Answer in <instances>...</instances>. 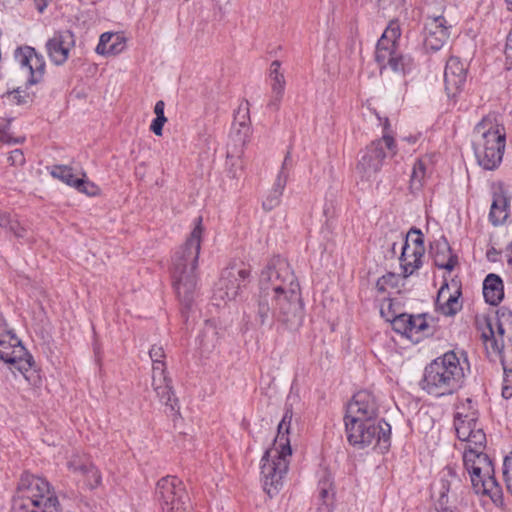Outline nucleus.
Returning <instances> with one entry per match:
<instances>
[{
    "label": "nucleus",
    "instance_id": "50",
    "mask_svg": "<svg viewBox=\"0 0 512 512\" xmlns=\"http://www.w3.org/2000/svg\"><path fill=\"white\" fill-rule=\"evenodd\" d=\"M504 52H505L507 60H510V62L512 63V29L510 30L509 34L507 35Z\"/></svg>",
    "mask_w": 512,
    "mask_h": 512
},
{
    "label": "nucleus",
    "instance_id": "56",
    "mask_svg": "<svg viewBox=\"0 0 512 512\" xmlns=\"http://www.w3.org/2000/svg\"><path fill=\"white\" fill-rule=\"evenodd\" d=\"M0 142L11 143V137L6 133L5 130L0 129Z\"/></svg>",
    "mask_w": 512,
    "mask_h": 512
},
{
    "label": "nucleus",
    "instance_id": "16",
    "mask_svg": "<svg viewBox=\"0 0 512 512\" xmlns=\"http://www.w3.org/2000/svg\"><path fill=\"white\" fill-rule=\"evenodd\" d=\"M454 428L457 438L467 442V445L473 444L478 448L486 445V434L479 422V413L455 414Z\"/></svg>",
    "mask_w": 512,
    "mask_h": 512
},
{
    "label": "nucleus",
    "instance_id": "1",
    "mask_svg": "<svg viewBox=\"0 0 512 512\" xmlns=\"http://www.w3.org/2000/svg\"><path fill=\"white\" fill-rule=\"evenodd\" d=\"M256 317L265 325L273 317L287 330H297L303 320V303L299 282L289 264L274 256L262 270Z\"/></svg>",
    "mask_w": 512,
    "mask_h": 512
},
{
    "label": "nucleus",
    "instance_id": "3",
    "mask_svg": "<svg viewBox=\"0 0 512 512\" xmlns=\"http://www.w3.org/2000/svg\"><path fill=\"white\" fill-rule=\"evenodd\" d=\"M293 412L286 408L278 424L277 435L273 446L266 450L261 459V480L264 491L273 497L281 488L283 477L289 466V457L292 454L288 434L291 428Z\"/></svg>",
    "mask_w": 512,
    "mask_h": 512
},
{
    "label": "nucleus",
    "instance_id": "27",
    "mask_svg": "<svg viewBox=\"0 0 512 512\" xmlns=\"http://www.w3.org/2000/svg\"><path fill=\"white\" fill-rule=\"evenodd\" d=\"M483 296L490 305H498L504 297L503 281L500 276L490 273L483 282Z\"/></svg>",
    "mask_w": 512,
    "mask_h": 512
},
{
    "label": "nucleus",
    "instance_id": "39",
    "mask_svg": "<svg viewBox=\"0 0 512 512\" xmlns=\"http://www.w3.org/2000/svg\"><path fill=\"white\" fill-rule=\"evenodd\" d=\"M284 189L279 188L276 185L273 184V187L266 197V199L263 201V208L267 211L272 210L276 206L279 205L281 196L283 194Z\"/></svg>",
    "mask_w": 512,
    "mask_h": 512
},
{
    "label": "nucleus",
    "instance_id": "33",
    "mask_svg": "<svg viewBox=\"0 0 512 512\" xmlns=\"http://www.w3.org/2000/svg\"><path fill=\"white\" fill-rule=\"evenodd\" d=\"M426 176V166L423 160L418 159L413 165V169L410 176V190L412 192L419 191L423 184Z\"/></svg>",
    "mask_w": 512,
    "mask_h": 512
},
{
    "label": "nucleus",
    "instance_id": "22",
    "mask_svg": "<svg viewBox=\"0 0 512 512\" xmlns=\"http://www.w3.org/2000/svg\"><path fill=\"white\" fill-rule=\"evenodd\" d=\"M467 69L457 57H450L444 70L445 90L449 97L456 96L466 82Z\"/></svg>",
    "mask_w": 512,
    "mask_h": 512
},
{
    "label": "nucleus",
    "instance_id": "46",
    "mask_svg": "<svg viewBox=\"0 0 512 512\" xmlns=\"http://www.w3.org/2000/svg\"><path fill=\"white\" fill-rule=\"evenodd\" d=\"M167 122V118L166 117H156L152 123H151V126H150V129L151 131L157 135V136H161L162 135V132H163V126L164 124Z\"/></svg>",
    "mask_w": 512,
    "mask_h": 512
},
{
    "label": "nucleus",
    "instance_id": "47",
    "mask_svg": "<svg viewBox=\"0 0 512 512\" xmlns=\"http://www.w3.org/2000/svg\"><path fill=\"white\" fill-rule=\"evenodd\" d=\"M149 355L153 363L163 362V358L165 357L163 348L157 345L151 347Z\"/></svg>",
    "mask_w": 512,
    "mask_h": 512
},
{
    "label": "nucleus",
    "instance_id": "51",
    "mask_svg": "<svg viewBox=\"0 0 512 512\" xmlns=\"http://www.w3.org/2000/svg\"><path fill=\"white\" fill-rule=\"evenodd\" d=\"M172 382V380L169 377H152V387L153 390H156V388L160 386L167 385L168 383Z\"/></svg>",
    "mask_w": 512,
    "mask_h": 512
},
{
    "label": "nucleus",
    "instance_id": "20",
    "mask_svg": "<svg viewBox=\"0 0 512 512\" xmlns=\"http://www.w3.org/2000/svg\"><path fill=\"white\" fill-rule=\"evenodd\" d=\"M74 45V34L71 31H58L46 42V51L51 62L62 65L69 58L70 50Z\"/></svg>",
    "mask_w": 512,
    "mask_h": 512
},
{
    "label": "nucleus",
    "instance_id": "13",
    "mask_svg": "<svg viewBox=\"0 0 512 512\" xmlns=\"http://www.w3.org/2000/svg\"><path fill=\"white\" fill-rule=\"evenodd\" d=\"M250 275V268L244 264H235L224 269L213 292L215 305L220 306L236 299L249 283Z\"/></svg>",
    "mask_w": 512,
    "mask_h": 512
},
{
    "label": "nucleus",
    "instance_id": "23",
    "mask_svg": "<svg viewBox=\"0 0 512 512\" xmlns=\"http://www.w3.org/2000/svg\"><path fill=\"white\" fill-rule=\"evenodd\" d=\"M18 57L21 66L27 68L30 73L27 84L35 85L40 83L45 74L46 63L44 57L29 46L20 49Z\"/></svg>",
    "mask_w": 512,
    "mask_h": 512
},
{
    "label": "nucleus",
    "instance_id": "8",
    "mask_svg": "<svg viewBox=\"0 0 512 512\" xmlns=\"http://www.w3.org/2000/svg\"><path fill=\"white\" fill-rule=\"evenodd\" d=\"M466 473L462 467L447 465L439 473V482L434 486L437 497V512H455L469 493L466 485Z\"/></svg>",
    "mask_w": 512,
    "mask_h": 512
},
{
    "label": "nucleus",
    "instance_id": "25",
    "mask_svg": "<svg viewBox=\"0 0 512 512\" xmlns=\"http://www.w3.org/2000/svg\"><path fill=\"white\" fill-rule=\"evenodd\" d=\"M460 290H456L454 294L450 293L448 285L442 286L438 291L436 306L438 310L445 316H453L462 308L459 298Z\"/></svg>",
    "mask_w": 512,
    "mask_h": 512
},
{
    "label": "nucleus",
    "instance_id": "19",
    "mask_svg": "<svg viewBox=\"0 0 512 512\" xmlns=\"http://www.w3.org/2000/svg\"><path fill=\"white\" fill-rule=\"evenodd\" d=\"M13 341L14 343L0 340V360L14 365L27 379L26 373L34 364L33 357L18 339L13 338Z\"/></svg>",
    "mask_w": 512,
    "mask_h": 512
},
{
    "label": "nucleus",
    "instance_id": "42",
    "mask_svg": "<svg viewBox=\"0 0 512 512\" xmlns=\"http://www.w3.org/2000/svg\"><path fill=\"white\" fill-rule=\"evenodd\" d=\"M503 477L506 485L512 482V452L504 458Z\"/></svg>",
    "mask_w": 512,
    "mask_h": 512
},
{
    "label": "nucleus",
    "instance_id": "48",
    "mask_svg": "<svg viewBox=\"0 0 512 512\" xmlns=\"http://www.w3.org/2000/svg\"><path fill=\"white\" fill-rule=\"evenodd\" d=\"M152 377H168L164 362L153 363Z\"/></svg>",
    "mask_w": 512,
    "mask_h": 512
},
{
    "label": "nucleus",
    "instance_id": "35",
    "mask_svg": "<svg viewBox=\"0 0 512 512\" xmlns=\"http://www.w3.org/2000/svg\"><path fill=\"white\" fill-rule=\"evenodd\" d=\"M293 167V161L290 152H288L283 160V163L281 165L280 171L277 174V177L275 179L274 185H276L279 188H285L290 171Z\"/></svg>",
    "mask_w": 512,
    "mask_h": 512
},
{
    "label": "nucleus",
    "instance_id": "53",
    "mask_svg": "<svg viewBox=\"0 0 512 512\" xmlns=\"http://www.w3.org/2000/svg\"><path fill=\"white\" fill-rule=\"evenodd\" d=\"M502 396L505 399H510L512 397V387L508 385H504L502 388Z\"/></svg>",
    "mask_w": 512,
    "mask_h": 512
},
{
    "label": "nucleus",
    "instance_id": "57",
    "mask_svg": "<svg viewBox=\"0 0 512 512\" xmlns=\"http://www.w3.org/2000/svg\"><path fill=\"white\" fill-rule=\"evenodd\" d=\"M507 263L512 267V243L506 250Z\"/></svg>",
    "mask_w": 512,
    "mask_h": 512
},
{
    "label": "nucleus",
    "instance_id": "17",
    "mask_svg": "<svg viewBox=\"0 0 512 512\" xmlns=\"http://www.w3.org/2000/svg\"><path fill=\"white\" fill-rule=\"evenodd\" d=\"M450 28L442 15L427 16L423 28L425 49L434 52L440 50L450 36Z\"/></svg>",
    "mask_w": 512,
    "mask_h": 512
},
{
    "label": "nucleus",
    "instance_id": "12",
    "mask_svg": "<svg viewBox=\"0 0 512 512\" xmlns=\"http://www.w3.org/2000/svg\"><path fill=\"white\" fill-rule=\"evenodd\" d=\"M155 498L162 512H191L186 488L176 476H165L157 482Z\"/></svg>",
    "mask_w": 512,
    "mask_h": 512
},
{
    "label": "nucleus",
    "instance_id": "9",
    "mask_svg": "<svg viewBox=\"0 0 512 512\" xmlns=\"http://www.w3.org/2000/svg\"><path fill=\"white\" fill-rule=\"evenodd\" d=\"M49 503L52 508L58 509V498L48 481L29 473L22 474L12 506L19 504L23 508L39 512L47 510Z\"/></svg>",
    "mask_w": 512,
    "mask_h": 512
},
{
    "label": "nucleus",
    "instance_id": "7",
    "mask_svg": "<svg viewBox=\"0 0 512 512\" xmlns=\"http://www.w3.org/2000/svg\"><path fill=\"white\" fill-rule=\"evenodd\" d=\"M473 149L478 164L486 170L497 168L505 150V129L494 118H483L473 131Z\"/></svg>",
    "mask_w": 512,
    "mask_h": 512
},
{
    "label": "nucleus",
    "instance_id": "29",
    "mask_svg": "<svg viewBox=\"0 0 512 512\" xmlns=\"http://www.w3.org/2000/svg\"><path fill=\"white\" fill-rule=\"evenodd\" d=\"M159 401L166 406V413L172 417L180 415V406L178 398L175 396L172 382L167 385L160 386L154 390Z\"/></svg>",
    "mask_w": 512,
    "mask_h": 512
},
{
    "label": "nucleus",
    "instance_id": "43",
    "mask_svg": "<svg viewBox=\"0 0 512 512\" xmlns=\"http://www.w3.org/2000/svg\"><path fill=\"white\" fill-rule=\"evenodd\" d=\"M471 413H479L478 410L474 407V402L472 399L467 398L463 403H461L457 407V411L455 414H471Z\"/></svg>",
    "mask_w": 512,
    "mask_h": 512
},
{
    "label": "nucleus",
    "instance_id": "61",
    "mask_svg": "<svg viewBox=\"0 0 512 512\" xmlns=\"http://www.w3.org/2000/svg\"><path fill=\"white\" fill-rule=\"evenodd\" d=\"M506 3L508 6H510V9L512 10V0H506Z\"/></svg>",
    "mask_w": 512,
    "mask_h": 512
},
{
    "label": "nucleus",
    "instance_id": "5",
    "mask_svg": "<svg viewBox=\"0 0 512 512\" xmlns=\"http://www.w3.org/2000/svg\"><path fill=\"white\" fill-rule=\"evenodd\" d=\"M486 445L478 448L476 445L469 444L463 454L462 467L470 475L472 487L476 494L488 496L498 507L503 506V491L496 481L492 460L484 453Z\"/></svg>",
    "mask_w": 512,
    "mask_h": 512
},
{
    "label": "nucleus",
    "instance_id": "18",
    "mask_svg": "<svg viewBox=\"0 0 512 512\" xmlns=\"http://www.w3.org/2000/svg\"><path fill=\"white\" fill-rule=\"evenodd\" d=\"M344 418L378 422V404L375 397L365 390L354 394L347 405Z\"/></svg>",
    "mask_w": 512,
    "mask_h": 512
},
{
    "label": "nucleus",
    "instance_id": "58",
    "mask_svg": "<svg viewBox=\"0 0 512 512\" xmlns=\"http://www.w3.org/2000/svg\"><path fill=\"white\" fill-rule=\"evenodd\" d=\"M405 263H410L411 265H413V258H408L405 260V261H400V266L402 268V273H403V277L405 278Z\"/></svg>",
    "mask_w": 512,
    "mask_h": 512
},
{
    "label": "nucleus",
    "instance_id": "44",
    "mask_svg": "<svg viewBox=\"0 0 512 512\" xmlns=\"http://www.w3.org/2000/svg\"><path fill=\"white\" fill-rule=\"evenodd\" d=\"M7 160L12 166H21L25 163L24 154L20 149H15L11 151Z\"/></svg>",
    "mask_w": 512,
    "mask_h": 512
},
{
    "label": "nucleus",
    "instance_id": "31",
    "mask_svg": "<svg viewBox=\"0 0 512 512\" xmlns=\"http://www.w3.org/2000/svg\"><path fill=\"white\" fill-rule=\"evenodd\" d=\"M50 174L53 178L58 179L71 187H74L75 182L79 178V174L74 173L73 168L68 165H54L50 169Z\"/></svg>",
    "mask_w": 512,
    "mask_h": 512
},
{
    "label": "nucleus",
    "instance_id": "60",
    "mask_svg": "<svg viewBox=\"0 0 512 512\" xmlns=\"http://www.w3.org/2000/svg\"><path fill=\"white\" fill-rule=\"evenodd\" d=\"M6 332H8L6 323H5L4 319L0 317V334L6 333Z\"/></svg>",
    "mask_w": 512,
    "mask_h": 512
},
{
    "label": "nucleus",
    "instance_id": "62",
    "mask_svg": "<svg viewBox=\"0 0 512 512\" xmlns=\"http://www.w3.org/2000/svg\"><path fill=\"white\" fill-rule=\"evenodd\" d=\"M397 2H401L402 0H396Z\"/></svg>",
    "mask_w": 512,
    "mask_h": 512
},
{
    "label": "nucleus",
    "instance_id": "10",
    "mask_svg": "<svg viewBox=\"0 0 512 512\" xmlns=\"http://www.w3.org/2000/svg\"><path fill=\"white\" fill-rule=\"evenodd\" d=\"M348 442L363 449L372 444L382 445L387 449L390 445L391 426L384 420L378 422L359 419L344 418Z\"/></svg>",
    "mask_w": 512,
    "mask_h": 512
},
{
    "label": "nucleus",
    "instance_id": "36",
    "mask_svg": "<svg viewBox=\"0 0 512 512\" xmlns=\"http://www.w3.org/2000/svg\"><path fill=\"white\" fill-rule=\"evenodd\" d=\"M234 126H244V127H250V113H249V103L248 101H245L241 103L238 107V110L236 111L234 115Z\"/></svg>",
    "mask_w": 512,
    "mask_h": 512
},
{
    "label": "nucleus",
    "instance_id": "41",
    "mask_svg": "<svg viewBox=\"0 0 512 512\" xmlns=\"http://www.w3.org/2000/svg\"><path fill=\"white\" fill-rule=\"evenodd\" d=\"M397 285V276L394 273H387L380 277L376 282V289L378 292L383 293L388 286L395 287Z\"/></svg>",
    "mask_w": 512,
    "mask_h": 512
},
{
    "label": "nucleus",
    "instance_id": "37",
    "mask_svg": "<svg viewBox=\"0 0 512 512\" xmlns=\"http://www.w3.org/2000/svg\"><path fill=\"white\" fill-rule=\"evenodd\" d=\"M405 241L412 245L414 248L418 249V251L425 253L424 235L420 229L412 227L408 231L405 237Z\"/></svg>",
    "mask_w": 512,
    "mask_h": 512
},
{
    "label": "nucleus",
    "instance_id": "2",
    "mask_svg": "<svg viewBox=\"0 0 512 512\" xmlns=\"http://www.w3.org/2000/svg\"><path fill=\"white\" fill-rule=\"evenodd\" d=\"M202 234V218L198 217L189 237L172 257L173 286L181 304L187 309H190L197 295L196 269L201 250Z\"/></svg>",
    "mask_w": 512,
    "mask_h": 512
},
{
    "label": "nucleus",
    "instance_id": "11",
    "mask_svg": "<svg viewBox=\"0 0 512 512\" xmlns=\"http://www.w3.org/2000/svg\"><path fill=\"white\" fill-rule=\"evenodd\" d=\"M400 35L401 31L398 23L391 21L378 40L375 60L381 69L389 66L394 72L405 74L412 69L413 59L398 52L397 40Z\"/></svg>",
    "mask_w": 512,
    "mask_h": 512
},
{
    "label": "nucleus",
    "instance_id": "28",
    "mask_svg": "<svg viewBox=\"0 0 512 512\" xmlns=\"http://www.w3.org/2000/svg\"><path fill=\"white\" fill-rule=\"evenodd\" d=\"M509 216V199L502 193H494L489 212V221L494 226L505 222Z\"/></svg>",
    "mask_w": 512,
    "mask_h": 512
},
{
    "label": "nucleus",
    "instance_id": "4",
    "mask_svg": "<svg viewBox=\"0 0 512 512\" xmlns=\"http://www.w3.org/2000/svg\"><path fill=\"white\" fill-rule=\"evenodd\" d=\"M464 378L460 358L451 350L435 358L425 367L419 385L428 395L439 398L456 393L462 388Z\"/></svg>",
    "mask_w": 512,
    "mask_h": 512
},
{
    "label": "nucleus",
    "instance_id": "45",
    "mask_svg": "<svg viewBox=\"0 0 512 512\" xmlns=\"http://www.w3.org/2000/svg\"><path fill=\"white\" fill-rule=\"evenodd\" d=\"M9 96L11 97L12 102L17 105L26 104L29 99V95L20 89L13 90L11 93H9Z\"/></svg>",
    "mask_w": 512,
    "mask_h": 512
},
{
    "label": "nucleus",
    "instance_id": "52",
    "mask_svg": "<svg viewBox=\"0 0 512 512\" xmlns=\"http://www.w3.org/2000/svg\"><path fill=\"white\" fill-rule=\"evenodd\" d=\"M164 108H165L164 101L159 100L156 102V104L154 106V113L156 114V117H165Z\"/></svg>",
    "mask_w": 512,
    "mask_h": 512
},
{
    "label": "nucleus",
    "instance_id": "26",
    "mask_svg": "<svg viewBox=\"0 0 512 512\" xmlns=\"http://www.w3.org/2000/svg\"><path fill=\"white\" fill-rule=\"evenodd\" d=\"M125 48V38L119 33L105 32L100 36L96 52L100 55H117Z\"/></svg>",
    "mask_w": 512,
    "mask_h": 512
},
{
    "label": "nucleus",
    "instance_id": "38",
    "mask_svg": "<svg viewBox=\"0 0 512 512\" xmlns=\"http://www.w3.org/2000/svg\"><path fill=\"white\" fill-rule=\"evenodd\" d=\"M251 133L250 127L232 125L230 137L235 141L237 146L243 147L248 141Z\"/></svg>",
    "mask_w": 512,
    "mask_h": 512
},
{
    "label": "nucleus",
    "instance_id": "34",
    "mask_svg": "<svg viewBox=\"0 0 512 512\" xmlns=\"http://www.w3.org/2000/svg\"><path fill=\"white\" fill-rule=\"evenodd\" d=\"M0 228L4 229L6 232L12 233L17 238H23L26 233L25 228L5 212H0Z\"/></svg>",
    "mask_w": 512,
    "mask_h": 512
},
{
    "label": "nucleus",
    "instance_id": "59",
    "mask_svg": "<svg viewBox=\"0 0 512 512\" xmlns=\"http://www.w3.org/2000/svg\"><path fill=\"white\" fill-rule=\"evenodd\" d=\"M327 481L328 480H326V479H322V486H325ZM328 494H329L328 490L325 487H322V492H321L322 500L327 498Z\"/></svg>",
    "mask_w": 512,
    "mask_h": 512
},
{
    "label": "nucleus",
    "instance_id": "49",
    "mask_svg": "<svg viewBox=\"0 0 512 512\" xmlns=\"http://www.w3.org/2000/svg\"><path fill=\"white\" fill-rule=\"evenodd\" d=\"M10 512H38V511L34 510V509H26V508H23V506H20L19 504H17L16 506H12L11 507V511ZM39 512H58V509L52 508L50 503H49L48 507H47V510H41Z\"/></svg>",
    "mask_w": 512,
    "mask_h": 512
},
{
    "label": "nucleus",
    "instance_id": "40",
    "mask_svg": "<svg viewBox=\"0 0 512 512\" xmlns=\"http://www.w3.org/2000/svg\"><path fill=\"white\" fill-rule=\"evenodd\" d=\"M85 177V173H81V177H79L78 180L75 182L73 188L89 196L96 195L98 192V187L95 184L88 181L87 179H85Z\"/></svg>",
    "mask_w": 512,
    "mask_h": 512
},
{
    "label": "nucleus",
    "instance_id": "54",
    "mask_svg": "<svg viewBox=\"0 0 512 512\" xmlns=\"http://www.w3.org/2000/svg\"><path fill=\"white\" fill-rule=\"evenodd\" d=\"M213 1L215 2L216 6L219 8V10L226 8L232 2V0H213Z\"/></svg>",
    "mask_w": 512,
    "mask_h": 512
},
{
    "label": "nucleus",
    "instance_id": "21",
    "mask_svg": "<svg viewBox=\"0 0 512 512\" xmlns=\"http://www.w3.org/2000/svg\"><path fill=\"white\" fill-rule=\"evenodd\" d=\"M67 467L72 473L81 477L89 489H95L101 484V473L88 456L72 455L67 462Z\"/></svg>",
    "mask_w": 512,
    "mask_h": 512
},
{
    "label": "nucleus",
    "instance_id": "15",
    "mask_svg": "<svg viewBox=\"0 0 512 512\" xmlns=\"http://www.w3.org/2000/svg\"><path fill=\"white\" fill-rule=\"evenodd\" d=\"M393 330L396 333L419 342L424 336L433 333L432 327L428 324L425 314L411 315L402 313L390 320Z\"/></svg>",
    "mask_w": 512,
    "mask_h": 512
},
{
    "label": "nucleus",
    "instance_id": "32",
    "mask_svg": "<svg viewBox=\"0 0 512 512\" xmlns=\"http://www.w3.org/2000/svg\"><path fill=\"white\" fill-rule=\"evenodd\" d=\"M434 261L438 268L452 271L458 263V258L455 254H452L451 248L446 243L442 252L437 251Z\"/></svg>",
    "mask_w": 512,
    "mask_h": 512
},
{
    "label": "nucleus",
    "instance_id": "30",
    "mask_svg": "<svg viewBox=\"0 0 512 512\" xmlns=\"http://www.w3.org/2000/svg\"><path fill=\"white\" fill-rule=\"evenodd\" d=\"M423 256V252L418 251V249L414 248L408 242H404L399 260L405 261L407 257L413 258V265H411L410 263H405V278L411 276L416 270H418L422 266Z\"/></svg>",
    "mask_w": 512,
    "mask_h": 512
},
{
    "label": "nucleus",
    "instance_id": "24",
    "mask_svg": "<svg viewBox=\"0 0 512 512\" xmlns=\"http://www.w3.org/2000/svg\"><path fill=\"white\" fill-rule=\"evenodd\" d=\"M269 80L271 86V99L268 103V107L277 109L283 98L286 84L284 74L281 71L280 61L275 60L271 63L269 69Z\"/></svg>",
    "mask_w": 512,
    "mask_h": 512
},
{
    "label": "nucleus",
    "instance_id": "6",
    "mask_svg": "<svg viewBox=\"0 0 512 512\" xmlns=\"http://www.w3.org/2000/svg\"><path fill=\"white\" fill-rule=\"evenodd\" d=\"M477 329L486 348H491L500 357L504 374L512 373V346L505 347V333H512V311L506 307L499 308L492 315L476 318Z\"/></svg>",
    "mask_w": 512,
    "mask_h": 512
},
{
    "label": "nucleus",
    "instance_id": "14",
    "mask_svg": "<svg viewBox=\"0 0 512 512\" xmlns=\"http://www.w3.org/2000/svg\"><path fill=\"white\" fill-rule=\"evenodd\" d=\"M385 148L393 154L396 153L394 138L387 134H384L381 139L373 141L363 151L357 164V170L362 175V178L370 180L380 171L386 157Z\"/></svg>",
    "mask_w": 512,
    "mask_h": 512
},
{
    "label": "nucleus",
    "instance_id": "55",
    "mask_svg": "<svg viewBox=\"0 0 512 512\" xmlns=\"http://www.w3.org/2000/svg\"><path fill=\"white\" fill-rule=\"evenodd\" d=\"M35 4L38 11L42 13L48 5V0H35Z\"/></svg>",
    "mask_w": 512,
    "mask_h": 512
}]
</instances>
